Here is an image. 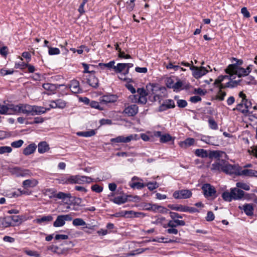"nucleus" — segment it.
<instances>
[{"mask_svg": "<svg viewBox=\"0 0 257 257\" xmlns=\"http://www.w3.org/2000/svg\"><path fill=\"white\" fill-rule=\"evenodd\" d=\"M233 200H240L245 195L244 192L237 188H231Z\"/></svg>", "mask_w": 257, "mask_h": 257, "instance_id": "19", "label": "nucleus"}, {"mask_svg": "<svg viewBox=\"0 0 257 257\" xmlns=\"http://www.w3.org/2000/svg\"><path fill=\"white\" fill-rule=\"evenodd\" d=\"M38 151L40 154H43L50 149L49 146L45 141L41 142L38 145Z\"/></svg>", "mask_w": 257, "mask_h": 257, "instance_id": "26", "label": "nucleus"}, {"mask_svg": "<svg viewBox=\"0 0 257 257\" xmlns=\"http://www.w3.org/2000/svg\"><path fill=\"white\" fill-rule=\"evenodd\" d=\"M183 86V83L180 80H178L176 83H175L173 87L174 91L179 90Z\"/></svg>", "mask_w": 257, "mask_h": 257, "instance_id": "63", "label": "nucleus"}, {"mask_svg": "<svg viewBox=\"0 0 257 257\" xmlns=\"http://www.w3.org/2000/svg\"><path fill=\"white\" fill-rule=\"evenodd\" d=\"M175 107L174 101L172 99L166 100L159 107V111H164L169 108Z\"/></svg>", "mask_w": 257, "mask_h": 257, "instance_id": "14", "label": "nucleus"}, {"mask_svg": "<svg viewBox=\"0 0 257 257\" xmlns=\"http://www.w3.org/2000/svg\"><path fill=\"white\" fill-rule=\"evenodd\" d=\"M239 208L243 210L247 216H251L253 214L254 208L251 204H245L242 206H239Z\"/></svg>", "mask_w": 257, "mask_h": 257, "instance_id": "20", "label": "nucleus"}, {"mask_svg": "<svg viewBox=\"0 0 257 257\" xmlns=\"http://www.w3.org/2000/svg\"><path fill=\"white\" fill-rule=\"evenodd\" d=\"M72 223L73 225L75 226H83L86 225V222L84 221V220L80 218L73 219Z\"/></svg>", "mask_w": 257, "mask_h": 257, "instance_id": "43", "label": "nucleus"}, {"mask_svg": "<svg viewBox=\"0 0 257 257\" xmlns=\"http://www.w3.org/2000/svg\"><path fill=\"white\" fill-rule=\"evenodd\" d=\"M12 151V149L9 146L0 147V154H3L6 153H10Z\"/></svg>", "mask_w": 257, "mask_h": 257, "instance_id": "53", "label": "nucleus"}, {"mask_svg": "<svg viewBox=\"0 0 257 257\" xmlns=\"http://www.w3.org/2000/svg\"><path fill=\"white\" fill-rule=\"evenodd\" d=\"M12 226H14V224L11 221L9 216L3 218L2 222L0 223V227L7 228Z\"/></svg>", "mask_w": 257, "mask_h": 257, "instance_id": "28", "label": "nucleus"}, {"mask_svg": "<svg viewBox=\"0 0 257 257\" xmlns=\"http://www.w3.org/2000/svg\"><path fill=\"white\" fill-rule=\"evenodd\" d=\"M11 218V221L13 222L14 224V226L19 224L21 223V219L20 217L18 215H12L9 216Z\"/></svg>", "mask_w": 257, "mask_h": 257, "instance_id": "42", "label": "nucleus"}, {"mask_svg": "<svg viewBox=\"0 0 257 257\" xmlns=\"http://www.w3.org/2000/svg\"><path fill=\"white\" fill-rule=\"evenodd\" d=\"M226 95L225 92L219 90L216 95V98L220 101L223 100Z\"/></svg>", "mask_w": 257, "mask_h": 257, "instance_id": "59", "label": "nucleus"}, {"mask_svg": "<svg viewBox=\"0 0 257 257\" xmlns=\"http://www.w3.org/2000/svg\"><path fill=\"white\" fill-rule=\"evenodd\" d=\"M237 168V165H231L223 159H218L211 165V170L228 175H235Z\"/></svg>", "mask_w": 257, "mask_h": 257, "instance_id": "1", "label": "nucleus"}, {"mask_svg": "<svg viewBox=\"0 0 257 257\" xmlns=\"http://www.w3.org/2000/svg\"><path fill=\"white\" fill-rule=\"evenodd\" d=\"M232 60L236 61L234 64H229L225 70H234L236 68L239 67L242 64L243 61L241 59H237L236 58H232Z\"/></svg>", "mask_w": 257, "mask_h": 257, "instance_id": "27", "label": "nucleus"}, {"mask_svg": "<svg viewBox=\"0 0 257 257\" xmlns=\"http://www.w3.org/2000/svg\"><path fill=\"white\" fill-rule=\"evenodd\" d=\"M130 186L132 188H137V189H142L145 186V185L141 182H134L130 183Z\"/></svg>", "mask_w": 257, "mask_h": 257, "instance_id": "54", "label": "nucleus"}, {"mask_svg": "<svg viewBox=\"0 0 257 257\" xmlns=\"http://www.w3.org/2000/svg\"><path fill=\"white\" fill-rule=\"evenodd\" d=\"M53 220L52 215H49L47 216H43L40 218H36L34 222L38 224L48 223Z\"/></svg>", "mask_w": 257, "mask_h": 257, "instance_id": "21", "label": "nucleus"}, {"mask_svg": "<svg viewBox=\"0 0 257 257\" xmlns=\"http://www.w3.org/2000/svg\"><path fill=\"white\" fill-rule=\"evenodd\" d=\"M233 110H237L243 114L248 113V114H250L252 113L249 112V111L248 109H245L244 103L242 101L240 103L236 105V108H234Z\"/></svg>", "mask_w": 257, "mask_h": 257, "instance_id": "30", "label": "nucleus"}, {"mask_svg": "<svg viewBox=\"0 0 257 257\" xmlns=\"http://www.w3.org/2000/svg\"><path fill=\"white\" fill-rule=\"evenodd\" d=\"M159 242H164V243H172V242H178V241L177 240V239L176 238V239H169L168 238L165 237H161L158 240Z\"/></svg>", "mask_w": 257, "mask_h": 257, "instance_id": "51", "label": "nucleus"}, {"mask_svg": "<svg viewBox=\"0 0 257 257\" xmlns=\"http://www.w3.org/2000/svg\"><path fill=\"white\" fill-rule=\"evenodd\" d=\"M186 223L184 220H179V219H174L169 220L166 225H164V228H167V227H176L178 226H184Z\"/></svg>", "mask_w": 257, "mask_h": 257, "instance_id": "18", "label": "nucleus"}, {"mask_svg": "<svg viewBox=\"0 0 257 257\" xmlns=\"http://www.w3.org/2000/svg\"><path fill=\"white\" fill-rule=\"evenodd\" d=\"M43 87L45 90L50 91H53L56 89V86L51 83H45L43 85Z\"/></svg>", "mask_w": 257, "mask_h": 257, "instance_id": "46", "label": "nucleus"}, {"mask_svg": "<svg viewBox=\"0 0 257 257\" xmlns=\"http://www.w3.org/2000/svg\"><path fill=\"white\" fill-rule=\"evenodd\" d=\"M168 207L171 209L181 211V212H188L190 213L199 212L198 209L194 207H189L187 206H184L182 205H175L174 204H170L168 205Z\"/></svg>", "mask_w": 257, "mask_h": 257, "instance_id": "4", "label": "nucleus"}, {"mask_svg": "<svg viewBox=\"0 0 257 257\" xmlns=\"http://www.w3.org/2000/svg\"><path fill=\"white\" fill-rule=\"evenodd\" d=\"M190 69L192 72L193 76L196 79L201 78L208 72V70L206 68L203 66L197 67L194 65H191L190 67Z\"/></svg>", "mask_w": 257, "mask_h": 257, "instance_id": "3", "label": "nucleus"}, {"mask_svg": "<svg viewBox=\"0 0 257 257\" xmlns=\"http://www.w3.org/2000/svg\"><path fill=\"white\" fill-rule=\"evenodd\" d=\"M126 68L125 63H118L116 66L113 67L116 72L120 73Z\"/></svg>", "mask_w": 257, "mask_h": 257, "instance_id": "39", "label": "nucleus"}, {"mask_svg": "<svg viewBox=\"0 0 257 257\" xmlns=\"http://www.w3.org/2000/svg\"><path fill=\"white\" fill-rule=\"evenodd\" d=\"M157 133L159 136H160V141L162 143H166L169 142L172 139V137L169 134H165L161 136V132H157Z\"/></svg>", "mask_w": 257, "mask_h": 257, "instance_id": "38", "label": "nucleus"}, {"mask_svg": "<svg viewBox=\"0 0 257 257\" xmlns=\"http://www.w3.org/2000/svg\"><path fill=\"white\" fill-rule=\"evenodd\" d=\"M146 186L148 187V189L150 191H153L159 187V185L157 182H149L146 184Z\"/></svg>", "mask_w": 257, "mask_h": 257, "instance_id": "55", "label": "nucleus"}, {"mask_svg": "<svg viewBox=\"0 0 257 257\" xmlns=\"http://www.w3.org/2000/svg\"><path fill=\"white\" fill-rule=\"evenodd\" d=\"M44 121V119L42 117H36L34 118V120L33 121L31 122H27L26 123V124H34L37 123H41L43 122Z\"/></svg>", "mask_w": 257, "mask_h": 257, "instance_id": "50", "label": "nucleus"}, {"mask_svg": "<svg viewBox=\"0 0 257 257\" xmlns=\"http://www.w3.org/2000/svg\"><path fill=\"white\" fill-rule=\"evenodd\" d=\"M208 121L209 126L211 129L214 130H216L218 129V124L212 117H210Z\"/></svg>", "mask_w": 257, "mask_h": 257, "instance_id": "40", "label": "nucleus"}, {"mask_svg": "<svg viewBox=\"0 0 257 257\" xmlns=\"http://www.w3.org/2000/svg\"><path fill=\"white\" fill-rule=\"evenodd\" d=\"M231 79H230V81L225 84L226 87L229 88H233L236 87L239 84V82L241 81V80L234 81L232 80L235 78V77H233V76L231 77Z\"/></svg>", "mask_w": 257, "mask_h": 257, "instance_id": "36", "label": "nucleus"}, {"mask_svg": "<svg viewBox=\"0 0 257 257\" xmlns=\"http://www.w3.org/2000/svg\"><path fill=\"white\" fill-rule=\"evenodd\" d=\"M56 102V107L57 108L63 109L65 107L66 105V102L65 101L61 99H58L55 100Z\"/></svg>", "mask_w": 257, "mask_h": 257, "instance_id": "47", "label": "nucleus"}, {"mask_svg": "<svg viewBox=\"0 0 257 257\" xmlns=\"http://www.w3.org/2000/svg\"><path fill=\"white\" fill-rule=\"evenodd\" d=\"M225 72L230 75V79L233 75L235 74L239 77L247 76L245 69L242 67H239L236 68L234 70H225Z\"/></svg>", "mask_w": 257, "mask_h": 257, "instance_id": "10", "label": "nucleus"}, {"mask_svg": "<svg viewBox=\"0 0 257 257\" xmlns=\"http://www.w3.org/2000/svg\"><path fill=\"white\" fill-rule=\"evenodd\" d=\"M128 198H133V197L131 195H128L125 197L120 196L111 199V201L116 204L119 205L125 203L127 201Z\"/></svg>", "mask_w": 257, "mask_h": 257, "instance_id": "25", "label": "nucleus"}, {"mask_svg": "<svg viewBox=\"0 0 257 257\" xmlns=\"http://www.w3.org/2000/svg\"><path fill=\"white\" fill-rule=\"evenodd\" d=\"M195 140L193 138H189L181 142L180 146L182 147L187 148L193 145L194 144Z\"/></svg>", "mask_w": 257, "mask_h": 257, "instance_id": "32", "label": "nucleus"}, {"mask_svg": "<svg viewBox=\"0 0 257 257\" xmlns=\"http://www.w3.org/2000/svg\"><path fill=\"white\" fill-rule=\"evenodd\" d=\"M9 172L17 177H20L21 168L18 167H11L9 168Z\"/></svg>", "mask_w": 257, "mask_h": 257, "instance_id": "41", "label": "nucleus"}, {"mask_svg": "<svg viewBox=\"0 0 257 257\" xmlns=\"http://www.w3.org/2000/svg\"><path fill=\"white\" fill-rule=\"evenodd\" d=\"M26 253L31 256H35V257H40V255L36 251H33L31 250H26Z\"/></svg>", "mask_w": 257, "mask_h": 257, "instance_id": "64", "label": "nucleus"}, {"mask_svg": "<svg viewBox=\"0 0 257 257\" xmlns=\"http://www.w3.org/2000/svg\"><path fill=\"white\" fill-rule=\"evenodd\" d=\"M192 193L191 190L188 189H182L180 190L175 191L173 196L177 199H188L192 196Z\"/></svg>", "mask_w": 257, "mask_h": 257, "instance_id": "6", "label": "nucleus"}, {"mask_svg": "<svg viewBox=\"0 0 257 257\" xmlns=\"http://www.w3.org/2000/svg\"><path fill=\"white\" fill-rule=\"evenodd\" d=\"M21 192L20 190H17L15 191L10 192L7 194V196L12 198V197H17L21 196Z\"/></svg>", "mask_w": 257, "mask_h": 257, "instance_id": "57", "label": "nucleus"}, {"mask_svg": "<svg viewBox=\"0 0 257 257\" xmlns=\"http://www.w3.org/2000/svg\"><path fill=\"white\" fill-rule=\"evenodd\" d=\"M72 216L71 214L59 215L57 216L56 220L53 223V226L55 227L63 226L65 221H71Z\"/></svg>", "mask_w": 257, "mask_h": 257, "instance_id": "5", "label": "nucleus"}, {"mask_svg": "<svg viewBox=\"0 0 257 257\" xmlns=\"http://www.w3.org/2000/svg\"><path fill=\"white\" fill-rule=\"evenodd\" d=\"M48 53L50 55H58L60 53V50L57 48L48 47Z\"/></svg>", "mask_w": 257, "mask_h": 257, "instance_id": "49", "label": "nucleus"}, {"mask_svg": "<svg viewBox=\"0 0 257 257\" xmlns=\"http://www.w3.org/2000/svg\"><path fill=\"white\" fill-rule=\"evenodd\" d=\"M54 197H56L59 199L65 200L66 198H71V195L70 193H66L62 192H59L57 194L54 195Z\"/></svg>", "mask_w": 257, "mask_h": 257, "instance_id": "35", "label": "nucleus"}, {"mask_svg": "<svg viewBox=\"0 0 257 257\" xmlns=\"http://www.w3.org/2000/svg\"><path fill=\"white\" fill-rule=\"evenodd\" d=\"M236 186L237 188L238 189L241 188V189H242L244 190H246V191L249 190V189H250V187L248 184L244 183H242V182H239L236 183Z\"/></svg>", "mask_w": 257, "mask_h": 257, "instance_id": "48", "label": "nucleus"}, {"mask_svg": "<svg viewBox=\"0 0 257 257\" xmlns=\"http://www.w3.org/2000/svg\"><path fill=\"white\" fill-rule=\"evenodd\" d=\"M146 88L148 91V93H151L152 95L157 94L158 91H160L162 89H165L164 87H162L159 84L155 83H149L147 85Z\"/></svg>", "mask_w": 257, "mask_h": 257, "instance_id": "13", "label": "nucleus"}, {"mask_svg": "<svg viewBox=\"0 0 257 257\" xmlns=\"http://www.w3.org/2000/svg\"><path fill=\"white\" fill-rule=\"evenodd\" d=\"M117 97L115 95H104L102 97L101 102L104 104L115 102L117 101Z\"/></svg>", "mask_w": 257, "mask_h": 257, "instance_id": "23", "label": "nucleus"}, {"mask_svg": "<svg viewBox=\"0 0 257 257\" xmlns=\"http://www.w3.org/2000/svg\"><path fill=\"white\" fill-rule=\"evenodd\" d=\"M223 154L225 155V153L219 151H212L210 152L209 156L210 158H214L218 160L222 156Z\"/></svg>", "mask_w": 257, "mask_h": 257, "instance_id": "34", "label": "nucleus"}, {"mask_svg": "<svg viewBox=\"0 0 257 257\" xmlns=\"http://www.w3.org/2000/svg\"><path fill=\"white\" fill-rule=\"evenodd\" d=\"M213 137L209 136H203L200 140L203 142L206 143L207 144L214 145V143L212 142Z\"/></svg>", "mask_w": 257, "mask_h": 257, "instance_id": "45", "label": "nucleus"}, {"mask_svg": "<svg viewBox=\"0 0 257 257\" xmlns=\"http://www.w3.org/2000/svg\"><path fill=\"white\" fill-rule=\"evenodd\" d=\"M235 175L237 176L243 175L257 178V171L252 169H244L242 170L241 167L237 165Z\"/></svg>", "mask_w": 257, "mask_h": 257, "instance_id": "8", "label": "nucleus"}, {"mask_svg": "<svg viewBox=\"0 0 257 257\" xmlns=\"http://www.w3.org/2000/svg\"><path fill=\"white\" fill-rule=\"evenodd\" d=\"M87 83L93 88H97L99 85V80L95 76L94 73L89 74L87 78Z\"/></svg>", "mask_w": 257, "mask_h": 257, "instance_id": "17", "label": "nucleus"}, {"mask_svg": "<svg viewBox=\"0 0 257 257\" xmlns=\"http://www.w3.org/2000/svg\"><path fill=\"white\" fill-rule=\"evenodd\" d=\"M203 194L206 197H212L215 198L216 190L215 188L209 184H205L202 187Z\"/></svg>", "mask_w": 257, "mask_h": 257, "instance_id": "7", "label": "nucleus"}, {"mask_svg": "<svg viewBox=\"0 0 257 257\" xmlns=\"http://www.w3.org/2000/svg\"><path fill=\"white\" fill-rule=\"evenodd\" d=\"M229 78L230 79V76L227 75H220L214 81V84L215 85L219 84L222 82L224 79Z\"/></svg>", "mask_w": 257, "mask_h": 257, "instance_id": "52", "label": "nucleus"}, {"mask_svg": "<svg viewBox=\"0 0 257 257\" xmlns=\"http://www.w3.org/2000/svg\"><path fill=\"white\" fill-rule=\"evenodd\" d=\"M11 104L5 105L0 104V114H12L11 110Z\"/></svg>", "mask_w": 257, "mask_h": 257, "instance_id": "29", "label": "nucleus"}, {"mask_svg": "<svg viewBox=\"0 0 257 257\" xmlns=\"http://www.w3.org/2000/svg\"><path fill=\"white\" fill-rule=\"evenodd\" d=\"M177 104L180 108H184L187 105V102L184 99H178L177 101Z\"/></svg>", "mask_w": 257, "mask_h": 257, "instance_id": "60", "label": "nucleus"}, {"mask_svg": "<svg viewBox=\"0 0 257 257\" xmlns=\"http://www.w3.org/2000/svg\"><path fill=\"white\" fill-rule=\"evenodd\" d=\"M96 132L94 130H90L89 131L86 132H79L77 133L78 136L84 137H90L94 136Z\"/></svg>", "mask_w": 257, "mask_h": 257, "instance_id": "31", "label": "nucleus"}, {"mask_svg": "<svg viewBox=\"0 0 257 257\" xmlns=\"http://www.w3.org/2000/svg\"><path fill=\"white\" fill-rule=\"evenodd\" d=\"M20 177H30L32 175V173L29 169H22L21 168Z\"/></svg>", "mask_w": 257, "mask_h": 257, "instance_id": "44", "label": "nucleus"}, {"mask_svg": "<svg viewBox=\"0 0 257 257\" xmlns=\"http://www.w3.org/2000/svg\"><path fill=\"white\" fill-rule=\"evenodd\" d=\"M30 105L27 103H19L17 105L11 104V110L13 114L23 113L30 115Z\"/></svg>", "mask_w": 257, "mask_h": 257, "instance_id": "2", "label": "nucleus"}, {"mask_svg": "<svg viewBox=\"0 0 257 257\" xmlns=\"http://www.w3.org/2000/svg\"><path fill=\"white\" fill-rule=\"evenodd\" d=\"M24 144V141L22 140L14 141L11 143V146L15 148H20Z\"/></svg>", "mask_w": 257, "mask_h": 257, "instance_id": "58", "label": "nucleus"}, {"mask_svg": "<svg viewBox=\"0 0 257 257\" xmlns=\"http://www.w3.org/2000/svg\"><path fill=\"white\" fill-rule=\"evenodd\" d=\"M68 87L73 93H79L81 92L80 88L79 82L76 80H72L68 84Z\"/></svg>", "mask_w": 257, "mask_h": 257, "instance_id": "15", "label": "nucleus"}, {"mask_svg": "<svg viewBox=\"0 0 257 257\" xmlns=\"http://www.w3.org/2000/svg\"><path fill=\"white\" fill-rule=\"evenodd\" d=\"M92 191L96 193H100L103 190V187L98 184H94L91 187Z\"/></svg>", "mask_w": 257, "mask_h": 257, "instance_id": "56", "label": "nucleus"}, {"mask_svg": "<svg viewBox=\"0 0 257 257\" xmlns=\"http://www.w3.org/2000/svg\"><path fill=\"white\" fill-rule=\"evenodd\" d=\"M222 197L224 200L228 202L231 201L233 200V195L231 193V188L230 189V192H228L227 191L224 192L222 194Z\"/></svg>", "mask_w": 257, "mask_h": 257, "instance_id": "37", "label": "nucleus"}, {"mask_svg": "<svg viewBox=\"0 0 257 257\" xmlns=\"http://www.w3.org/2000/svg\"><path fill=\"white\" fill-rule=\"evenodd\" d=\"M90 106L92 108H96L99 110L103 109V108L100 106L99 102L97 101H91L90 103Z\"/></svg>", "mask_w": 257, "mask_h": 257, "instance_id": "62", "label": "nucleus"}, {"mask_svg": "<svg viewBox=\"0 0 257 257\" xmlns=\"http://www.w3.org/2000/svg\"><path fill=\"white\" fill-rule=\"evenodd\" d=\"M134 136H136V135H131L127 137L119 136L116 138L111 139L110 141L112 143H127L135 139Z\"/></svg>", "mask_w": 257, "mask_h": 257, "instance_id": "9", "label": "nucleus"}, {"mask_svg": "<svg viewBox=\"0 0 257 257\" xmlns=\"http://www.w3.org/2000/svg\"><path fill=\"white\" fill-rule=\"evenodd\" d=\"M38 184V181L36 179H28L23 182V186L25 188L29 187L33 188L36 187Z\"/></svg>", "mask_w": 257, "mask_h": 257, "instance_id": "24", "label": "nucleus"}, {"mask_svg": "<svg viewBox=\"0 0 257 257\" xmlns=\"http://www.w3.org/2000/svg\"><path fill=\"white\" fill-rule=\"evenodd\" d=\"M30 115L32 116L40 115L46 112V110H44V107L43 106L30 105Z\"/></svg>", "mask_w": 257, "mask_h": 257, "instance_id": "16", "label": "nucleus"}, {"mask_svg": "<svg viewBox=\"0 0 257 257\" xmlns=\"http://www.w3.org/2000/svg\"><path fill=\"white\" fill-rule=\"evenodd\" d=\"M137 92L139 94L138 103L142 104H146L147 102V96L148 95V93L144 88H138L137 89Z\"/></svg>", "mask_w": 257, "mask_h": 257, "instance_id": "12", "label": "nucleus"}, {"mask_svg": "<svg viewBox=\"0 0 257 257\" xmlns=\"http://www.w3.org/2000/svg\"><path fill=\"white\" fill-rule=\"evenodd\" d=\"M169 228L165 230V232L168 234H177L178 230L175 227H168Z\"/></svg>", "mask_w": 257, "mask_h": 257, "instance_id": "61", "label": "nucleus"}, {"mask_svg": "<svg viewBox=\"0 0 257 257\" xmlns=\"http://www.w3.org/2000/svg\"><path fill=\"white\" fill-rule=\"evenodd\" d=\"M195 154L196 156L202 158H206L208 156L207 151L203 149H196L195 151Z\"/></svg>", "mask_w": 257, "mask_h": 257, "instance_id": "33", "label": "nucleus"}, {"mask_svg": "<svg viewBox=\"0 0 257 257\" xmlns=\"http://www.w3.org/2000/svg\"><path fill=\"white\" fill-rule=\"evenodd\" d=\"M138 106L136 104H132L125 107L123 113L128 116H134L138 112Z\"/></svg>", "mask_w": 257, "mask_h": 257, "instance_id": "11", "label": "nucleus"}, {"mask_svg": "<svg viewBox=\"0 0 257 257\" xmlns=\"http://www.w3.org/2000/svg\"><path fill=\"white\" fill-rule=\"evenodd\" d=\"M36 148L37 146L35 143L30 144L23 150V153L25 156H29L34 153L35 152Z\"/></svg>", "mask_w": 257, "mask_h": 257, "instance_id": "22", "label": "nucleus"}]
</instances>
